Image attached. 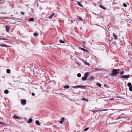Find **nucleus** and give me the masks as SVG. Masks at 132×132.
Instances as JSON below:
<instances>
[{
    "label": "nucleus",
    "instance_id": "obj_1",
    "mask_svg": "<svg viewBox=\"0 0 132 132\" xmlns=\"http://www.w3.org/2000/svg\"><path fill=\"white\" fill-rule=\"evenodd\" d=\"M113 72L111 74H117L120 73V74H123L124 73V71L121 69H114L112 70Z\"/></svg>",
    "mask_w": 132,
    "mask_h": 132
},
{
    "label": "nucleus",
    "instance_id": "obj_2",
    "mask_svg": "<svg viewBox=\"0 0 132 132\" xmlns=\"http://www.w3.org/2000/svg\"><path fill=\"white\" fill-rule=\"evenodd\" d=\"M121 77L123 79L128 78L129 77V75H121Z\"/></svg>",
    "mask_w": 132,
    "mask_h": 132
},
{
    "label": "nucleus",
    "instance_id": "obj_3",
    "mask_svg": "<svg viewBox=\"0 0 132 132\" xmlns=\"http://www.w3.org/2000/svg\"><path fill=\"white\" fill-rule=\"evenodd\" d=\"M26 100L25 99H23L21 100V103L23 105H25L26 103Z\"/></svg>",
    "mask_w": 132,
    "mask_h": 132
},
{
    "label": "nucleus",
    "instance_id": "obj_4",
    "mask_svg": "<svg viewBox=\"0 0 132 132\" xmlns=\"http://www.w3.org/2000/svg\"><path fill=\"white\" fill-rule=\"evenodd\" d=\"M89 75H84V76L82 77V80L83 81L86 80Z\"/></svg>",
    "mask_w": 132,
    "mask_h": 132
},
{
    "label": "nucleus",
    "instance_id": "obj_5",
    "mask_svg": "<svg viewBox=\"0 0 132 132\" xmlns=\"http://www.w3.org/2000/svg\"><path fill=\"white\" fill-rule=\"evenodd\" d=\"M10 28V27L9 26H6L5 27V29L7 32H9V31Z\"/></svg>",
    "mask_w": 132,
    "mask_h": 132
},
{
    "label": "nucleus",
    "instance_id": "obj_6",
    "mask_svg": "<svg viewBox=\"0 0 132 132\" xmlns=\"http://www.w3.org/2000/svg\"><path fill=\"white\" fill-rule=\"evenodd\" d=\"M78 48L79 49H80V50H82L83 51H85V52H88V51L87 50H86V49H84V48H81V47H79Z\"/></svg>",
    "mask_w": 132,
    "mask_h": 132
},
{
    "label": "nucleus",
    "instance_id": "obj_7",
    "mask_svg": "<svg viewBox=\"0 0 132 132\" xmlns=\"http://www.w3.org/2000/svg\"><path fill=\"white\" fill-rule=\"evenodd\" d=\"M65 118L64 117H63L61 119V120L59 122L61 124H62L63 123V122H64V120Z\"/></svg>",
    "mask_w": 132,
    "mask_h": 132
},
{
    "label": "nucleus",
    "instance_id": "obj_8",
    "mask_svg": "<svg viewBox=\"0 0 132 132\" xmlns=\"http://www.w3.org/2000/svg\"><path fill=\"white\" fill-rule=\"evenodd\" d=\"M13 118L15 119H20V117L18 116L15 114L13 116Z\"/></svg>",
    "mask_w": 132,
    "mask_h": 132
},
{
    "label": "nucleus",
    "instance_id": "obj_9",
    "mask_svg": "<svg viewBox=\"0 0 132 132\" xmlns=\"http://www.w3.org/2000/svg\"><path fill=\"white\" fill-rule=\"evenodd\" d=\"M113 37L114 38V39L115 40H116L118 39V37H117V36L115 34H114V33H113Z\"/></svg>",
    "mask_w": 132,
    "mask_h": 132
},
{
    "label": "nucleus",
    "instance_id": "obj_10",
    "mask_svg": "<svg viewBox=\"0 0 132 132\" xmlns=\"http://www.w3.org/2000/svg\"><path fill=\"white\" fill-rule=\"evenodd\" d=\"M36 124L38 126H40V123L39 121L38 120H36L35 121Z\"/></svg>",
    "mask_w": 132,
    "mask_h": 132
},
{
    "label": "nucleus",
    "instance_id": "obj_11",
    "mask_svg": "<svg viewBox=\"0 0 132 132\" xmlns=\"http://www.w3.org/2000/svg\"><path fill=\"white\" fill-rule=\"evenodd\" d=\"M32 120L31 118L29 119L27 121V122L28 123H30L32 122Z\"/></svg>",
    "mask_w": 132,
    "mask_h": 132
},
{
    "label": "nucleus",
    "instance_id": "obj_12",
    "mask_svg": "<svg viewBox=\"0 0 132 132\" xmlns=\"http://www.w3.org/2000/svg\"><path fill=\"white\" fill-rule=\"evenodd\" d=\"M55 15V14L54 13H53L51 15L49 16V19H52V17Z\"/></svg>",
    "mask_w": 132,
    "mask_h": 132
},
{
    "label": "nucleus",
    "instance_id": "obj_13",
    "mask_svg": "<svg viewBox=\"0 0 132 132\" xmlns=\"http://www.w3.org/2000/svg\"><path fill=\"white\" fill-rule=\"evenodd\" d=\"M82 61H83V62L85 64L88 66H90V64L89 63H88L87 62H86L83 60H82Z\"/></svg>",
    "mask_w": 132,
    "mask_h": 132
},
{
    "label": "nucleus",
    "instance_id": "obj_14",
    "mask_svg": "<svg viewBox=\"0 0 132 132\" xmlns=\"http://www.w3.org/2000/svg\"><path fill=\"white\" fill-rule=\"evenodd\" d=\"M87 85H85V86H81L80 85V88H82V89H86V86Z\"/></svg>",
    "mask_w": 132,
    "mask_h": 132
},
{
    "label": "nucleus",
    "instance_id": "obj_15",
    "mask_svg": "<svg viewBox=\"0 0 132 132\" xmlns=\"http://www.w3.org/2000/svg\"><path fill=\"white\" fill-rule=\"evenodd\" d=\"M96 85L100 87H101L102 85L99 83H97L96 84Z\"/></svg>",
    "mask_w": 132,
    "mask_h": 132
},
{
    "label": "nucleus",
    "instance_id": "obj_16",
    "mask_svg": "<svg viewBox=\"0 0 132 132\" xmlns=\"http://www.w3.org/2000/svg\"><path fill=\"white\" fill-rule=\"evenodd\" d=\"M77 4L78 5L81 7H83V6L82 4L80 3L79 2H77Z\"/></svg>",
    "mask_w": 132,
    "mask_h": 132
},
{
    "label": "nucleus",
    "instance_id": "obj_17",
    "mask_svg": "<svg viewBox=\"0 0 132 132\" xmlns=\"http://www.w3.org/2000/svg\"><path fill=\"white\" fill-rule=\"evenodd\" d=\"M6 72L7 73H10L11 72V70L9 69H7L6 70Z\"/></svg>",
    "mask_w": 132,
    "mask_h": 132
},
{
    "label": "nucleus",
    "instance_id": "obj_18",
    "mask_svg": "<svg viewBox=\"0 0 132 132\" xmlns=\"http://www.w3.org/2000/svg\"><path fill=\"white\" fill-rule=\"evenodd\" d=\"M64 87L65 88L68 89L69 88V86L67 85L64 86Z\"/></svg>",
    "mask_w": 132,
    "mask_h": 132
},
{
    "label": "nucleus",
    "instance_id": "obj_19",
    "mask_svg": "<svg viewBox=\"0 0 132 132\" xmlns=\"http://www.w3.org/2000/svg\"><path fill=\"white\" fill-rule=\"evenodd\" d=\"M4 92L5 94H7L9 93V91L7 90H5L4 91Z\"/></svg>",
    "mask_w": 132,
    "mask_h": 132
},
{
    "label": "nucleus",
    "instance_id": "obj_20",
    "mask_svg": "<svg viewBox=\"0 0 132 132\" xmlns=\"http://www.w3.org/2000/svg\"><path fill=\"white\" fill-rule=\"evenodd\" d=\"M127 86H128V87H129L130 86H132V85L131 84V83H130V82H128V83L127 84Z\"/></svg>",
    "mask_w": 132,
    "mask_h": 132
},
{
    "label": "nucleus",
    "instance_id": "obj_21",
    "mask_svg": "<svg viewBox=\"0 0 132 132\" xmlns=\"http://www.w3.org/2000/svg\"><path fill=\"white\" fill-rule=\"evenodd\" d=\"M100 7L101 8H102L103 9L105 10L106 9V8L104 7H103L101 5H99Z\"/></svg>",
    "mask_w": 132,
    "mask_h": 132
},
{
    "label": "nucleus",
    "instance_id": "obj_22",
    "mask_svg": "<svg viewBox=\"0 0 132 132\" xmlns=\"http://www.w3.org/2000/svg\"><path fill=\"white\" fill-rule=\"evenodd\" d=\"M78 19L80 20L81 21H82L83 20V19H82L81 17L78 16Z\"/></svg>",
    "mask_w": 132,
    "mask_h": 132
},
{
    "label": "nucleus",
    "instance_id": "obj_23",
    "mask_svg": "<svg viewBox=\"0 0 132 132\" xmlns=\"http://www.w3.org/2000/svg\"><path fill=\"white\" fill-rule=\"evenodd\" d=\"M59 42L61 43H64V42H65L63 41V40H62L61 39H60V41H59Z\"/></svg>",
    "mask_w": 132,
    "mask_h": 132
},
{
    "label": "nucleus",
    "instance_id": "obj_24",
    "mask_svg": "<svg viewBox=\"0 0 132 132\" xmlns=\"http://www.w3.org/2000/svg\"><path fill=\"white\" fill-rule=\"evenodd\" d=\"M34 35L35 36H38V34L37 32H35L34 34Z\"/></svg>",
    "mask_w": 132,
    "mask_h": 132
},
{
    "label": "nucleus",
    "instance_id": "obj_25",
    "mask_svg": "<svg viewBox=\"0 0 132 132\" xmlns=\"http://www.w3.org/2000/svg\"><path fill=\"white\" fill-rule=\"evenodd\" d=\"M34 20V19L33 18H30L29 19V21H33Z\"/></svg>",
    "mask_w": 132,
    "mask_h": 132
},
{
    "label": "nucleus",
    "instance_id": "obj_26",
    "mask_svg": "<svg viewBox=\"0 0 132 132\" xmlns=\"http://www.w3.org/2000/svg\"><path fill=\"white\" fill-rule=\"evenodd\" d=\"M95 78L93 76L91 77L90 79V80H95Z\"/></svg>",
    "mask_w": 132,
    "mask_h": 132
},
{
    "label": "nucleus",
    "instance_id": "obj_27",
    "mask_svg": "<svg viewBox=\"0 0 132 132\" xmlns=\"http://www.w3.org/2000/svg\"><path fill=\"white\" fill-rule=\"evenodd\" d=\"M81 100L82 101H88V99H86L85 98H84L83 97V98L82 99H81Z\"/></svg>",
    "mask_w": 132,
    "mask_h": 132
},
{
    "label": "nucleus",
    "instance_id": "obj_28",
    "mask_svg": "<svg viewBox=\"0 0 132 132\" xmlns=\"http://www.w3.org/2000/svg\"><path fill=\"white\" fill-rule=\"evenodd\" d=\"M129 89L130 91H132V86H130V87H129Z\"/></svg>",
    "mask_w": 132,
    "mask_h": 132
},
{
    "label": "nucleus",
    "instance_id": "obj_29",
    "mask_svg": "<svg viewBox=\"0 0 132 132\" xmlns=\"http://www.w3.org/2000/svg\"><path fill=\"white\" fill-rule=\"evenodd\" d=\"M89 127H87L86 128H85L83 130V131H86L88 130L89 129Z\"/></svg>",
    "mask_w": 132,
    "mask_h": 132
},
{
    "label": "nucleus",
    "instance_id": "obj_30",
    "mask_svg": "<svg viewBox=\"0 0 132 132\" xmlns=\"http://www.w3.org/2000/svg\"><path fill=\"white\" fill-rule=\"evenodd\" d=\"M0 39L3 40H7V39H5L4 38H0Z\"/></svg>",
    "mask_w": 132,
    "mask_h": 132
},
{
    "label": "nucleus",
    "instance_id": "obj_31",
    "mask_svg": "<svg viewBox=\"0 0 132 132\" xmlns=\"http://www.w3.org/2000/svg\"><path fill=\"white\" fill-rule=\"evenodd\" d=\"M123 6L125 7H126L127 6L126 4L125 3H124L123 4Z\"/></svg>",
    "mask_w": 132,
    "mask_h": 132
},
{
    "label": "nucleus",
    "instance_id": "obj_32",
    "mask_svg": "<svg viewBox=\"0 0 132 132\" xmlns=\"http://www.w3.org/2000/svg\"><path fill=\"white\" fill-rule=\"evenodd\" d=\"M2 47H7V45H6L5 44H3L2 45Z\"/></svg>",
    "mask_w": 132,
    "mask_h": 132
},
{
    "label": "nucleus",
    "instance_id": "obj_33",
    "mask_svg": "<svg viewBox=\"0 0 132 132\" xmlns=\"http://www.w3.org/2000/svg\"><path fill=\"white\" fill-rule=\"evenodd\" d=\"M1 124L5 125V124L4 122L0 121V125H1Z\"/></svg>",
    "mask_w": 132,
    "mask_h": 132
},
{
    "label": "nucleus",
    "instance_id": "obj_34",
    "mask_svg": "<svg viewBox=\"0 0 132 132\" xmlns=\"http://www.w3.org/2000/svg\"><path fill=\"white\" fill-rule=\"evenodd\" d=\"M32 95L33 96H34L35 95V94L34 93L32 92Z\"/></svg>",
    "mask_w": 132,
    "mask_h": 132
},
{
    "label": "nucleus",
    "instance_id": "obj_35",
    "mask_svg": "<svg viewBox=\"0 0 132 132\" xmlns=\"http://www.w3.org/2000/svg\"><path fill=\"white\" fill-rule=\"evenodd\" d=\"M89 72H87L85 73L84 74H89Z\"/></svg>",
    "mask_w": 132,
    "mask_h": 132
},
{
    "label": "nucleus",
    "instance_id": "obj_36",
    "mask_svg": "<svg viewBox=\"0 0 132 132\" xmlns=\"http://www.w3.org/2000/svg\"><path fill=\"white\" fill-rule=\"evenodd\" d=\"M21 13L22 15H24V12H21Z\"/></svg>",
    "mask_w": 132,
    "mask_h": 132
},
{
    "label": "nucleus",
    "instance_id": "obj_37",
    "mask_svg": "<svg viewBox=\"0 0 132 132\" xmlns=\"http://www.w3.org/2000/svg\"><path fill=\"white\" fill-rule=\"evenodd\" d=\"M122 116H120L119 117V118H118V119H120V118H122Z\"/></svg>",
    "mask_w": 132,
    "mask_h": 132
},
{
    "label": "nucleus",
    "instance_id": "obj_38",
    "mask_svg": "<svg viewBox=\"0 0 132 132\" xmlns=\"http://www.w3.org/2000/svg\"><path fill=\"white\" fill-rule=\"evenodd\" d=\"M77 88H80V85H78L77 86Z\"/></svg>",
    "mask_w": 132,
    "mask_h": 132
},
{
    "label": "nucleus",
    "instance_id": "obj_39",
    "mask_svg": "<svg viewBox=\"0 0 132 132\" xmlns=\"http://www.w3.org/2000/svg\"><path fill=\"white\" fill-rule=\"evenodd\" d=\"M77 76L79 77H81V75H77Z\"/></svg>",
    "mask_w": 132,
    "mask_h": 132
},
{
    "label": "nucleus",
    "instance_id": "obj_40",
    "mask_svg": "<svg viewBox=\"0 0 132 132\" xmlns=\"http://www.w3.org/2000/svg\"><path fill=\"white\" fill-rule=\"evenodd\" d=\"M73 88H77V86H74V87H73Z\"/></svg>",
    "mask_w": 132,
    "mask_h": 132
},
{
    "label": "nucleus",
    "instance_id": "obj_41",
    "mask_svg": "<svg viewBox=\"0 0 132 132\" xmlns=\"http://www.w3.org/2000/svg\"><path fill=\"white\" fill-rule=\"evenodd\" d=\"M104 86H105L107 87V85L106 84H105L104 85Z\"/></svg>",
    "mask_w": 132,
    "mask_h": 132
},
{
    "label": "nucleus",
    "instance_id": "obj_42",
    "mask_svg": "<svg viewBox=\"0 0 132 132\" xmlns=\"http://www.w3.org/2000/svg\"><path fill=\"white\" fill-rule=\"evenodd\" d=\"M112 76H116L117 75H111Z\"/></svg>",
    "mask_w": 132,
    "mask_h": 132
},
{
    "label": "nucleus",
    "instance_id": "obj_43",
    "mask_svg": "<svg viewBox=\"0 0 132 132\" xmlns=\"http://www.w3.org/2000/svg\"><path fill=\"white\" fill-rule=\"evenodd\" d=\"M93 13V14H94L95 15H97L96 13L95 14L94 13Z\"/></svg>",
    "mask_w": 132,
    "mask_h": 132
},
{
    "label": "nucleus",
    "instance_id": "obj_44",
    "mask_svg": "<svg viewBox=\"0 0 132 132\" xmlns=\"http://www.w3.org/2000/svg\"><path fill=\"white\" fill-rule=\"evenodd\" d=\"M2 45H0V46L2 47Z\"/></svg>",
    "mask_w": 132,
    "mask_h": 132
},
{
    "label": "nucleus",
    "instance_id": "obj_45",
    "mask_svg": "<svg viewBox=\"0 0 132 132\" xmlns=\"http://www.w3.org/2000/svg\"><path fill=\"white\" fill-rule=\"evenodd\" d=\"M108 76H107V77H105V78H108Z\"/></svg>",
    "mask_w": 132,
    "mask_h": 132
},
{
    "label": "nucleus",
    "instance_id": "obj_46",
    "mask_svg": "<svg viewBox=\"0 0 132 132\" xmlns=\"http://www.w3.org/2000/svg\"><path fill=\"white\" fill-rule=\"evenodd\" d=\"M71 22H72V23H73V21L72 20H71Z\"/></svg>",
    "mask_w": 132,
    "mask_h": 132
},
{
    "label": "nucleus",
    "instance_id": "obj_47",
    "mask_svg": "<svg viewBox=\"0 0 132 132\" xmlns=\"http://www.w3.org/2000/svg\"><path fill=\"white\" fill-rule=\"evenodd\" d=\"M24 118L25 120H26V118Z\"/></svg>",
    "mask_w": 132,
    "mask_h": 132
},
{
    "label": "nucleus",
    "instance_id": "obj_48",
    "mask_svg": "<svg viewBox=\"0 0 132 132\" xmlns=\"http://www.w3.org/2000/svg\"><path fill=\"white\" fill-rule=\"evenodd\" d=\"M77 64H78V62H77Z\"/></svg>",
    "mask_w": 132,
    "mask_h": 132
},
{
    "label": "nucleus",
    "instance_id": "obj_49",
    "mask_svg": "<svg viewBox=\"0 0 132 132\" xmlns=\"http://www.w3.org/2000/svg\"><path fill=\"white\" fill-rule=\"evenodd\" d=\"M77 74L79 75V74H81L80 73H78Z\"/></svg>",
    "mask_w": 132,
    "mask_h": 132
},
{
    "label": "nucleus",
    "instance_id": "obj_50",
    "mask_svg": "<svg viewBox=\"0 0 132 132\" xmlns=\"http://www.w3.org/2000/svg\"><path fill=\"white\" fill-rule=\"evenodd\" d=\"M101 77H103V76H101Z\"/></svg>",
    "mask_w": 132,
    "mask_h": 132
},
{
    "label": "nucleus",
    "instance_id": "obj_51",
    "mask_svg": "<svg viewBox=\"0 0 132 132\" xmlns=\"http://www.w3.org/2000/svg\"><path fill=\"white\" fill-rule=\"evenodd\" d=\"M100 75H100V76H100Z\"/></svg>",
    "mask_w": 132,
    "mask_h": 132
},
{
    "label": "nucleus",
    "instance_id": "obj_52",
    "mask_svg": "<svg viewBox=\"0 0 132 132\" xmlns=\"http://www.w3.org/2000/svg\"><path fill=\"white\" fill-rule=\"evenodd\" d=\"M82 46L83 47H84V46H83V45H82Z\"/></svg>",
    "mask_w": 132,
    "mask_h": 132
},
{
    "label": "nucleus",
    "instance_id": "obj_53",
    "mask_svg": "<svg viewBox=\"0 0 132 132\" xmlns=\"http://www.w3.org/2000/svg\"><path fill=\"white\" fill-rule=\"evenodd\" d=\"M131 132H132V130Z\"/></svg>",
    "mask_w": 132,
    "mask_h": 132
},
{
    "label": "nucleus",
    "instance_id": "obj_54",
    "mask_svg": "<svg viewBox=\"0 0 132 132\" xmlns=\"http://www.w3.org/2000/svg\"><path fill=\"white\" fill-rule=\"evenodd\" d=\"M2 0H0V1H2Z\"/></svg>",
    "mask_w": 132,
    "mask_h": 132
}]
</instances>
